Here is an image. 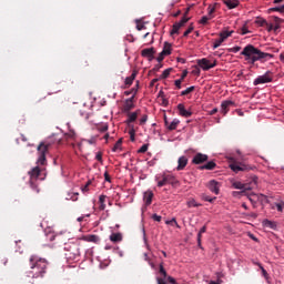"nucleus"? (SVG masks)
Masks as SVG:
<instances>
[{
	"instance_id": "ea45409f",
	"label": "nucleus",
	"mask_w": 284,
	"mask_h": 284,
	"mask_svg": "<svg viewBox=\"0 0 284 284\" xmlns=\"http://www.w3.org/2000/svg\"><path fill=\"white\" fill-rule=\"evenodd\" d=\"M129 134H130V140L134 143V141H135V134H136V130H134V126H132V128L129 130Z\"/></svg>"
},
{
	"instance_id": "6e6552de",
	"label": "nucleus",
	"mask_w": 284,
	"mask_h": 284,
	"mask_svg": "<svg viewBox=\"0 0 284 284\" xmlns=\"http://www.w3.org/2000/svg\"><path fill=\"white\" fill-rule=\"evenodd\" d=\"M232 185L235 190H241V192L234 191L233 196H239V194H243L244 192L252 190V187H250V185L243 184L241 181H235L232 183Z\"/></svg>"
},
{
	"instance_id": "7c9ffc66",
	"label": "nucleus",
	"mask_w": 284,
	"mask_h": 284,
	"mask_svg": "<svg viewBox=\"0 0 284 284\" xmlns=\"http://www.w3.org/2000/svg\"><path fill=\"white\" fill-rule=\"evenodd\" d=\"M138 116H139V110L130 113L129 118L126 120V123H134V121L136 120Z\"/></svg>"
},
{
	"instance_id": "f257e3e1",
	"label": "nucleus",
	"mask_w": 284,
	"mask_h": 284,
	"mask_svg": "<svg viewBox=\"0 0 284 284\" xmlns=\"http://www.w3.org/2000/svg\"><path fill=\"white\" fill-rule=\"evenodd\" d=\"M242 57H245V61L254 65L256 61H261V63H265V61H270V59H274V54L266 53L261 51L258 48L253 44H247L241 52Z\"/></svg>"
},
{
	"instance_id": "a18cd8bd",
	"label": "nucleus",
	"mask_w": 284,
	"mask_h": 284,
	"mask_svg": "<svg viewBox=\"0 0 284 284\" xmlns=\"http://www.w3.org/2000/svg\"><path fill=\"white\" fill-rule=\"evenodd\" d=\"M210 19H212V18H210V16H203V17L201 18V20H200V23H201L202 26H205V24L207 23V21H210Z\"/></svg>"
},
{
	"instance_id": "1a4fd4ad",
	"label": "nucleus",
	"mask_w": 284,
	"mask_h": 284,
	"mask_svg": "<svg viewBox=\"0 0 284 284\" xmlns=\"http://www.w3.org/2000/svg\"><path fill=\"white\" fill-rule=\"evenodd\" d=\"M263 83H272V77H270V71H266L263 75H258L253 81V85H263Z\"/></svg>"
},
{
	"instance_id": "cd10ccee",
	"label": "nucleus",
	"mask_w": 284,
	"mask_h": 284,
	"mask_svg": "<svg viewBox=\"0 0 284 284\" xmlns=\"http://www.w3.org/2000/svg\"><path fill=\"white\" fill-rule=\"evenodd\" d=\"M136 92H139V82H136L135 88H133L129 91H124V94H125V97H130V94H132L131 97H133V99H134V97H136Z\"/></svg>"
},
{
	"instance_id": "a211bd4d",
	"label": "nucleus",
	"mask_w": 284,
	"mask_h": 284,
	"mask_svg": "<svg viewBox=\"0 0 284 284\" xmlns=\"http://www.w3.org/2000/svg\"><path fill=\"white\" fill-rule=\"evenodd\" d=\"M82 241H87V243H100L101 239L98 235L90 234V235H83L81 237Z\"/></svg>"
},
{
	"instance_id": "864d4df0",
	"label": "nucleus",
	"mask_w": 284,
	"mask_h": 284,
	"mask_svg": "<svg viewBox=\"0 0 284 284\" xmlns=\"http://www.w3.org/2000/svg\"><path fill=\"white\" fill-rule=\"evenodd\" d=\"M163 59H165V54H163V51L160 52L159 57L156 58V61L159 63H161V61H163Z\"/></svg>"
},
{
	"instance_id": "2eb2a0df",
	"label": "nucleus",
	"mask_w": 284,
	"mask_h": 284,
	"mask_svg": "<svg viewBox=\"0 0 284 284\" xmlns=\"http://www.w3.org/2000/svg\"><path fill=\"white\" fill-rule=\"evenodd\" d=\"M186 165H187V158L185 155L180 156L178 160V166H176L178 172H181V170H185Z\"/></svg>"
},
{
	"instance_id": "58836bf2",
	"label": "nucleus",
	"mask_w": 284,
	"mask_h": 284,
	"mask_svg": "<svg viewBox=\"0 0 284 284\" xmlns=\"http://www.w3.org/2000/svg\"><path fill=\"white\" fill-rule=\"evenodd\" d=\"M180 30H181V27L175 22V23L173 24V28H172L170 34H179V31H180Z\"/></svg>"
},
{
	"instance_id": "72a5a7b5",
	"label": "nucleus",
	"mask_w": 284,
	"mask_h": 284,
	"mask_svg": "<svg viewBox=\"0 0 284 284\" xmlns=\"http://www.w3.org/2000/svg\"><path fill=\"white\" fill-rule=\"evenodd\" d=\"M214 12H216V7L210 4L207 7V14H209L210 19H214Z\"/></svg>"
},
{
	"instance_id": "a878e982",
	"label": "nucleus",
	"mask_w": 284,
	"mask_h": 284,
	"mask_svg": "<svg viewBox=\"0 0 284 284\" xmlns=\"http://www.w3.org/2000/svg\"><path fill=\"white\" fill-rule=\"evenodd\" d=\"M224 3L229 8V10H234L239 6V0H224Z\"/></svg>"
},
{
	"instance_id": "e2e57ef3",
	"label": "nucleus",
	"mask_w": 284,
	"mask_h": 284,
	"mask_svg": "<svg viewBox=\"0 0 284 284\" xmlns=\"http://www.w3.org/2000/svg\"><path fill=\"white\" fill-rule=\"evenodd\" d=\"M95 159H97V161H103V155L101 154V152H98L97 154H95Z\"/></svg>"
},
{
	"instance_id": "a19ab883",
	"label": "nucleus",
	"mask_w": 284,
	"mask_h": 284,
	"mask_svg": "<svg viewBox=\"0 0 284 284\" xmlns=\"http://www.w3.org/2000/svg\"><path fill=\"white\" fill-rule=\"evenodd\" d=\"M272 12H281V14H284V4L275 8L270 9Z\"/></svg>"
},
{
	"instance_id": "c9c22d12",
	"label": "nucleus",
	"mask_w": 284,
	"mask_h": 284,
	"mask_svg": "<svg viewBox=\"0 0 284 284\" xmlns=\"http://www.w3.org/2000/svg\"><path fill=\"white\" fill-rule=\"evenodd\" d=\"M201 199H202V201H206L207 203H214V201H216V196L211 197V196L207 195V194H202V195H201Z\"/></svg>"
},
{
	"instance_id": "6ab92c4d",
	"label": "nucleus",
	"mask_w": 284,
	"mask_h": 284,
	"mask_svg": "<svg viewBox=\"0 0 284 284\" xmlns=\"http://www.w3.org/2000/svg\"><path fill=\"white\" fill-rule=\"evenodd\" d=\"M41 175V169L39 166H34L31 171H29V176L31 181H37Z\"/></svg>"
},
{
	"instance_id": "6e6d98bb",
	"label": "nucleus",
	"mask_w": 284,
	"mask_h": 284,
	"mask_svg": "<svg viewBox=\"0 0 284 284\" xmlns=\"http://www.w3.org/2000/svg\"><path fill=\"white\" fill-rule=\"evenodd\" d=\"M90 181L87 183V185L82 186V192L85 194V192H89L90 187Z\"/></svg>"
},
{
	"instance_id": "c756f323",
	"label": "nucleus",
	"mask_w": 284,
	"mask_h": 284,
	"mask_svg": "<svg viewBox=\"0 0 284 284\" xmlns=\"http://www.w3.org/2000/svg\"><path fill=\"white\" fill-rule=\"evenodd\" d=\"M234 31H222L220 32V39L224 42L229 37H232Z\"/></svg>"
},
{
	"instance_id": "20e7f679",
	"label": "nucleus",
	"mask_w": 284,
	"mask_h": 284,
	"mask_svg": "<svg viewBox=\"0 0 284 284\" xmlns=\"http://www.w3.org/2000/svg\"><path fill=\"white\" fill-rule=\"evenodd\" d=\"M61 140L59 139L58 141H54V135L49 136L44 142L40 143L38 146V160H37V164L38 165H43L45 163V154L48 152V148H50V145H52V143H59Z\"/></svg>"
},
{
	"instance_id": "473e14b6",
	"label": "nucleus",
	"mask_w": 284,
	"mask_h": 284,
	"mask_svg": "<svg viewBox=\"0 0 284 284\" xmlns=\"http://www.w3.org/2000/svg\"><path fill=\"white\" fill-rule=\"evenodd\" d=\"M255 23L256 26H260V28H264V26H267V20H265V18L257 17Z\"/></svg>"
},
{
	"instance_id": "4d7b16f0",
	"label": "nucleus",
	"mask_w": 284,
	"mask_h": 284,
	"mask_svg": "<svg viewBox=\"0 0 284 284\" xmlns=\"http://www.w3.org/2000/svg\"><path fill=\"white\" fill-rule=\"evenodd\" d=\"M275 207L277 210V212H283V203H275Z\"/></svg>"
},
{
	"instance_id": "39448f33",
	"label": "nucleus",
	"mask_w": 284,
	"mask_h": 284,
	"mask_svg": "<svg viewBox=\"0 0 284 284\" xmlns=\"http://www.w3.org/2000/svg\"><path fill=\"white\" fill-rule=\"evenodd\" d=\"M155 181H158V187H163L164 185H179V180L172 174L161 173L155 176Z\"/></svg>"
},
{
	"instance_id": "0e129e2a",
	"label": "nucleus",
	"mask_w": 284,
	"mask_h": 284,
	"mask_svg": "<svg viewBox=\"0 0 284 284\" xmlns=\"http://www.w3.org/2000/svg\"><path fill=\"white\" fill-rule=\"evenodd\" d=\"M205 232H207V226H202L199 231L200 234H205Z\"/></svg>"
},
{
	"instance_id": "8fccbe9b",
	"label": "nucleus",
	"mask_w": 284,
	"mask_h": 284,
	"mask_svg": "<svg viewBox=\"0 0 284 284\" xmlns=\"http://www.w3.org/2000/svg\"><path fill=\"white\" fill-rule=\"evenodd\" d=\"M148 123V114L142 115L140 119V125H145Z\"/></svg>"
},
{
	"instance_id": "0eeeda50",
	"label": "nucleus",
	"mask_w": 284,
	"mask_h": 284,
	"mask_svg": "<svg viewBox=\"0 0 284 284\" xmlns=\"http://www.w3.org/2000/svg\"><path fill=\"white\" fill-rule=\"evenodd\" d=\"M196 63L199 65V68H201L202 70H204L205 72L207 70H212V68H216V61L211 62L209 59L206 58H202L196 60Z\"/></svg>"
},
{
	"instance_id": "2f4dec72",
	"label": "nucleus",
	"mask_w": 284,
	"mask_h": 284,
	"mask_svg": "<svg viewBox=\"0 0 284 284\" xmlns=\"http://www.w3.org/2000/svg\"><path fill=\"white\" fill-rule=\"evenodd\" d=\"M186 205H187V207H201L202 204L196 202V200H194V199H190L186 202Z\"/></svg>"
},
{
	"instance_id": "37998d69",
	"label": "nucleus",
	"mask_w": 284,
	"mask_h": 284,
	"mask_svg": "<svg viewBox=\"0 0 284 284\" xmlns=\"http://www.w3.org/2000/svg\"><path fill=\"white\" fill-rule=\"evenodd\" d=\"M187 21H190V18H187V17H183L179 22H176L178 23V26L180 27V28H183V26H185V23H187Z\"/></svg>"
},
{
	"instance_id": "603ef678",
	"label": "nucleus",
	"mask_w": 284,
	"mask_h": 284,
	"mask_svg": "<svg viewBox=\"0 0 284 284\" xmlns=\"http://www.w3.org/2000/svg\"><path fill=\"white\" fill-rule=\"evenodd\" d=\"M181 83H183V80L181 79L174 81L175 88H178V90H181Z\"/></svg>"
},
{
	"instance_id": "49530a36",
	"label": "nucleus",
	"mask_w": 284,
	"mask_h": 284,
	"mask_svg": "<svg viewBox=\"0 0 284 284\" xmlns=\"http://www.w3.org/2000/svg\"><path fill=\"white\" fill-rule=\"evenodd\" d=\"M223 43L222 39H217L213 43V50H216V48H221V44Z\"/></svg>"
},
{
	"instance_id": "774afa93",
	"label": "nucleus",
	"mask_w": 284,
	"mask_h": 284,
	"mask_svg": "<svg viewBox=\"0 0 284 284\" xmlns=\"http://www.w3.org/2000/svg\"><path fill=\"white\" fill-rule=\"evenodd\" d=\"M242 34H250V30H247V27L242 28Z\"/></svg>"
},
{
	"instance_id": "09e8293b",
	"label": "nucleus",
	"mask_w": 284,
	"mask_h": 284,
	"mask_svg": "<svg viewBox=\"0 0 284 284\" xmlns=\"http://www.w3.org/2000/svg\"><path fill=\"white\" fill-rule=\"evenodd\" d=\"M138 152L140 154H145V152H148V144H143Z\"/></svg>"
},
{
	"instance_id": "4468645a",
	"label": "nucleus",
	"mask_w": 284,
	"mask_h": 284,
	"mask_svg": "<svg viewBox=\"0 0 284 284\" xmlns=\"http://www.w3.org/2000/svg\"><path fill=\"white\" fill-rule=\"evenodd\" d=\"M207 187H209L210 192H212L213 194H216V195L221 191V189L219 186V182H216L215 180H211L207 184Z\"/></svg>"
},
{
	"instance_id": "c03bdc74",
	"label": "nucleus",
	"mask_w": 284,
	"mask_h": 284,
	"mask_svg": "<svg viewBox=\"0 0 284 284\" xmlns=\"http://www.w3.org/2000/svg\"><path fill=\"white\" fill-rule=\"evenodd\" d=\"M172 69H165L162 74L160 75V79H168L170 77V72Z\"/></svg>"
},
{
	"instance_id": "13d9d810",
	"label": "nucleus",
	"mask_w": 284,
	"mask_h": 284,
	"mask_svg": "<svg viewBox=\"0 0 284 284\" xmlns=\"http://www.w3.org/2000/svg\"><path fill=\"white\" fill-rule=\"evenodd\" d=\"M194 30V27H189L187 31H184L183 37H187Z\"/></svg>"
},
{
	"instance_id": "052dcab7",
	"label": "nucleus",
	"mask_w": 284,
	"mask_h": 284,
	"mask_svg": "<svg viewBox=\"0 0 284 284\" xmlns=\"http://www.w3.org/2000/svg\"><path fill=\"white\" fill-rule=\"evenodd\" d=\"M30 186L32 190H36V192L39 193V187L34 184V182H32V180L30 181Z\"/></svg>"
},
{
	"instance_id": "dca6fc26",
	"label": "nucleus",
	"mask_w": 284,
	"mask_h": 284,
	"mask_svg": "<svg viewBox=\"0 0 284 284\" xmlns=\"http://www.w3.org/2000/svg\"><path fill=\"white\" fill-rule=\"evenodd\" d=\"M178 110H179L180 116H184L185 119L192 116L191 111H187L183 103L178 104Z\"/></svg>"
},
{
	"instance_id": "4be33fe9",
	"label": "nucleus",
	"mask_w": 284,
	"mask_h": 284,
	"mask_svg": "<svg viewBox=\"0 0 284 284\" xmlns=\"http://www.w3.org/2000/svg\"><path fill=\"white\" fill-rule=\"evenodd\" d=\"M216 162L214 160L207 161L205 164L201 165L199 170H215Z\"/></svg>"
},
{
	"instance_id": "680f3d73",
	"label": "nucleus",
	"mask_w": 284,
	"mask_h": 284,
	"mask_svg": "<svg viewBox=\"0 0 284 284\" xmlns=\"http://www.w3.org/2000/svg\"><path fill=\"white\" fill-rule=\"evenodd\" d=\"M156 281H158V284H168V282H165V277H158L156 278Z\"/></svg>"
},
{
	"instance_id": "de8ad7c7",
	"label": "nucleus",
	"mask_w": 284,
	"mask_h": 284,
	"mask_svg": "<svg viewBox=\"0 0 284 284\" xmlns=\"http://www.w3.org/2000/svg\"><path fill=\"white\" fill-rule=\"evenodd\" d=\"M142 232H143L144 245H145L146 250L150 251L151 248H150V244L148 243V237L145 236V229H143Z\"/></svg>"
},
{
	"instance_id": "79ce46f5",
	"label": "nucleus",
	"mask_w": 284,
	"mask_h": 284,
	"mask_svg": "<svg viewBox=\"0 0 284 284\" xmlns=\"http://www.w3.org/2000/svg\"><path fill=\"white\" fill-rule=\"evenodd\" d=\"M192 92H194V87H189L184 91L181 92V97H185Z\"/></svg>"
},
{
	"instance_id": "7ed1b4c3",
	"label": "nucleus",
	"mask_w": 284,
	"mask_h": 284,
	"mask_svg": "<svg viewBox=\"0 0 284 284\" xmlns=\"http://www.w3.org/2000/svg\"><path fill=\"white\" fill-rule=\"evenodd\" d=\"M64 256L68 261H80L81 245L79 242H69L64 244Z\"/></svg>"
},
{
	"instance_id": "aec40b11",
	"label": "nucleus",
	"mask_w": 284,
	"mask_h": 284,
	"mask_svg": "<svg viewBox=\"0 0 284 284\" xmlns=\"http://www.w3.org/2000/svg\"><path fill=\"white\" fill-rule=\"evenodd\" d=\"M152 199H154V193L152 191H146L143 193V201L145 205H152Z\"/></svg>"
},
{
	"instance_id": "e433bc0d",
	"label": "nucleus",
	"mask_w": 284,
	"mask_h": 284,
	"mask_svg": "<svg viewBox=\"0 0 284 284\" xmlns=\"http://www.w3.org/2000/svg\"><path fill=\"white\" fill-rule=\"evenodd\" d=\"M160 274L162 278H168V272L165 271V267H163V262L160 263Z\"/></svg>"
},
{
	"instance_id": "b1692460",
	"label": "nucleus",
	"mask_w": 284,
	"mask_h": 284,
	"mask_svg": "<svg viewBox=\"0 0 284 284\" xmlns=\"http://www.w3.org/2000/svg\"><path fill=\"white\" fill-rule=\"evenodd\" d=\"M109 239L112 243H121V241H123V234L112 233Z\"/></svg>"
},
{
	"instance_id": "5fc2aeb1",
	"label": "nucleus",
	"mask_w": 284,
	"mask_h": 284,
	"mask_svg": "<svg viewBox=\"0 0 284 284\" xmlns=\"http://www.w3.org/2000/svg\"><path fill=\"white\" fill-rule=\"evenodd\" d=\"M152 219H153V221H156V223H161V215H158V214H153L152 215Z\"/></svg>"
},
{
	"instance_id": "393cba45",
	"label": "nucleus",
	"mask_w": 284,
	"mask_h": 284,
	"mask_svg": "<svg viewBox=\"0 0 284 284\" xmlns=\"http://www.w3.org/2000/svg\"><path fill=\"white\" fill-rule=\"evenodd\" d=\"M179 123H181L180 119H173L172 122H169V126H166V130H170L171 132L176 130V128H179Z\"/></svg>"
},
{
	"instance_id": "f704fd0d",
	"label": "nucleus",
	"mask_w": 284,
	"mask_h": 284,
	"mask_svg": "<svg viewBox=\"0 0 284 284\" xmlns=\"http://www.w3.org/2000/svg\"><path fill=\"white\" fill-rule=\"evenodd\" d=\"M121 145H123V139H119L114 146L112 148V152H119L121 150Z\"/></svg>"
},
{
	"instance_id": "f3484780",
	"label": "nucleus",
	"mask_w": 284,
	"mask_h": 284,
	"mask_svg": "<svg viewBox=\"0 0 284 284\" xmlns=\"http://www.w3.org/2000/svg\"><path fill=\"white\" fill-rule=\"evenodd\" d=\"M134 108V97H131L124 101L123 111L130 112Z\"/></svg>"
},
{
	"instance_id": "f8f14e48",
	"label": "nucleus",
	"mask_w": 284,
	"mask_h": 284,
	"mask_svg": "<svg viewBox=\"0 0 284 284\" xmlns=\"http://www.w3.org/2000/svg\"><path fill=\"white\" fill-rule=\"evenodd\" d=\"M44 236H45L47 241L52 243V241H54L57 239V233H54V230L52 227H47L44 230Z\"/></svg>"
},
{
	"instance_id": "9d476101",
	"label": "nucleus",
	"mask_w": 284,
	"mask_h": 284,
	"mask_svg": "<svg viewBox=\"0 0 284 284\" xmlns=\"http://www.w3.org/2000/svg\"><path fill=\"white\" fill-rule=\"evenodd\" d=\"M210 159V156H207V154H203V153H196L193 159H192V163L194 165H201L203 163H207V160Z\"/></svg>"
},
{
	"instance_id": "9b49d317",
	"label": "nucleus",
	"mask_w": 284,
	"mask_h": 284,
	"mask_svg": "<svg viewBox=\"0 0 284 284\" xmlns=\"http://www.w3.org/2000/svg\"><path fill=\"white\" fill-rule=\"evenodd\" d=\"M155 53L156 51L154 50V48L143 49L141 52L142 57H144L145 59H149V61H152L154 59Z\"/></svg>"
},
{
	"instance_id": "5701e85b",
	"label": "nucleus",
	"mask_w": 284,
	"mask_h": 284,
	"mask_svg": "<svg viewBox=\"0 0 284 284\" xmlns=\"http://www.w3.org/2000/svg\"><path fill=\"white\" fill-rule=\"evenodd\" d=\"M134 79H136V71H133L130 77H126L124 80L125 88H130L132 83H134Z\"/></svg>"
},
{
	"instance_id": "412c9836",
	"label": "nucleus",
	"mask_w": 284,
	"mask_h": 284,
	"mask_svg": "<svg viewBox=\"0 0 284 284\" xmlns=\"http://www.w3.org/2000/svg\"><path fill=\"white\" fill-rule=\"evenodd\" d=\"M262 225H263V227H266L267 230H276V227H277L276 222L267 220V219L262 221Z\"/></svg>"
},
{
	"instance_id": "bf43d9fd",
	"label": "nucleus",
	"mask_w": 284,
	"mask_h": 284,
	"mask_svg": "<svg viewBox=\"0 0 284 284\" xmlns=\"http://www.w3.org/2000/svg\"><path fill=\"white\" fill-rule=\"evenodd\" d=\"M100 132H108V124H102L100 128H99Z\"/></svg>"
},
{
	"instance_id": "bb28decb",
	"label": "nucleus",
	"mask_w": 284,
	"mask_h": 284,
	"mask_svg": "<svg viewBox=\"0 0 284 284\" xmlns=\"http://www.w3.org/2000/svg\"><path fill=\"white\" fill-rule=\"evenodd\" d=\"M162 54H164L165 57H169V54H172V44L171 43H168V42L164 43Z\"/></svg>"
},
{
	"instance_id": "ddd939ff",
	"label": "nucleus",
	"mask_w": 284,
	"mask_h": 284,
	"mask_svg": "<svg viewBox=\"0 0 284 284\" xmlns=\"http://www.w3.org/2000/svg\"><path fill=\"white\" fill-rule=\"evenodd\" d=\"M232 105H234V102L231 100H226L221 103V112L224 114V116L227 114V112H230V108H232Z\"/></svg>"
},
{
	"instance_id": "69168bd1",
	"label": "nucleus",
	"mask_w": 284,
	"mask_h": 284,
	"mask_svg": "<svg viewBox=\"0 0 284 284\" xmlns=\"http://www.w3.org/2000/svg\"><path fill=\"white\" fill-rule=\"evenodd\" d=\"M168 281H169V283H171V284H176V280H175L174 277H172V276H169V277H168Z\"/></svg>"
},
{
	"instance_id": "338daca9",
	"label": "nucleus",
	"mask_w": 284,
	"mask_h": 284,
	"mask_svg": "<svg viewBox=\"0 0 284 284\" xmlns=\"http://www.w3.org/2000/svg\"><path fill=\"white\" fill-rule=\"evenodd\" d=\"M185 77H187V70H184L182 72V75H181L180 80L183 81L185 79Z\"/></svg>"
},
{
	"instance_id": "f03ea898",
	"label": "nucleus",
	"mask_w": 284,
	"mask_h": 284,
	"mask_svg": "<svg viewBox=\"0 0 284 284\" xmlns=\"http://www.w3.org/2000/svg\"><path fill=\"white\" fill-rule=\"evenodd\" d=\"M30 267H31L32 278H43L48 270V260L43 257H39V255H31Z\"/></svg>"
},
{
	"instance_id": "423d86ee",
	"label": "nucleus",
	"mask_w": 284,
	"mask_h": 284,
	"mask_svg": "<svg viewBox=\"0 0 284 284\" xmlns=\"http://www.w3.org/2000/svg\"><path fill=\"white\" fill-rule=\"evenodd\" d=\"M229 166L235 174H239V172H250V170H252V166L243 162H233Z\"/></svg>"
},
{
	"instance_id": "4c0bfd02",
	"label": "nucleus",
	"mask_w": 284,
	"mask_h": 284,
	"mask_svg": "<svg viewBox=\"0 0 284 284\" xmlns=\"http://www.w3.org/2000/svg\"><path fill=\"white\" fill-rule=\"evenodd\" d=\"M254 265H257V267H260L263 276L267 277V271L265 270V267H263V264L260 262H254Z\"/></svg>"
},
{
	"instance_id": "3c124183",
	"label": "nucleus",
	"mask_w": 284,
	"mask_h": 284,
	"mask_svg": "<svg viewBox=\"0 0 284 284\" xmlns=\"http://www.w3.org/2000/svg\"><path fill=\"white\" fill-rule=\"evenodd\" d=\"M225 276V274H223V272H217L216 273V277H217V282L219 283H223L222 278Z\"/></svg>"
},
{
	"instance_id": "c85d7f7f",
	"label": "nucleus",
	"mask_w": 284,
	"mask_h": 284,
	"mask_svg": "<svg viewBox=\"0 0 284 284\" xmlns=\"http://www.w3.org/2000/svg\"><path fill=\"white\" fill-rule=\"evenodd\" d=\"M105 199H108L106 195H100L99 196V203H100L99 210L101 212H103L105 210Z\"/></svg>"
}]
</instances>
